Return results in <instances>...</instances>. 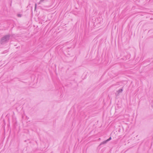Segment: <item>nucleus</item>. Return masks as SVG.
<instances>
[{
	"label": "nucleus",
	"instance_id": "4",
	"mask_svg": "<svg viewBox=\"0 0 153 153\" xmlns=\"http://www.w3.org/2000/svg\"><path fill=\"white\" fill-rule=\"evenodd\" d=\"M123 89H120L119 90L117 91V92H118V93H121L122 92V91H123Z\"/></svg>",
	"mask_w": 153,
	"mask_h": 153
},
{
	"label": "nucleus",
	"instance_id": "1",
	"mask_svg": "<svg viewBox=\"0 0 153 153\" xmlns=\"http://www.w3.org/2000/svg\"><path fill=\"white\" fill-rule=\"evenodd\" d=\"M10 36V35L9 34L6 35L1 38L0 41V43L2 44L7 42L9 40Z\"/></svg>",
	"mask_w": 153,
	"mask_h": 153
},
{
	"label": "nucleus",
	"instance_id": "3",
	"mask_svg": "<svg viewBox=\"0 0 153 153\" xmlns=\"http://www.w3.org/2000/svg\"><path fill=\"white\" fill-rule=\"evenodd\" d=\"M124 117L123 115L120 116L118 117V120H119L121 119H123Z\"/></svg>",
	"mask_w": 153,
	"mask_h": 153
},
{
	"label": "nucleus",
	"instance_id": "5",
	"mask_svg": "<svg viewBox=\"0 0 153 153\" xmlns=\"http://www.w3.org/2000/svg\"><path fill=\"white\" fill-rule=\"evenodd\" d=\"M37 7V4L36 3L35 4V10L36 8Z\"/></svg>",
	"mask_w": 153,
	"mask_h": 153
},
{
	"label": "nucleus",
	"instance_id": "7",
	"mask_svg": "<svg viewBox=\"0 0 153 153\" xmlns=\"http://www.w3.org/2000/svg\"><path fill=\"white\" fill-rule=\"evenodd\" d=\"M18 16L19 17H21V16L20 14H18Z\"/></svg>",
	"mask_w": 153,
	"mask_h": 153
},
{
	"label": "nucleus",
	"instance_id": "2",
	"mask_svg": "<svg viewBox=\"0 0 153 153\" xmlns=\"http://www.w3.org/2000/svg\"><path fill=\"white\" fill-rule=\"evenodd\" d=\"M48 0H40L39 2L38 3V4H40L44 2H45V1H47Z\"/></svg>",
	"mask_w": 153,
	"mask_h": 153
},
{
	"label": "nucleus",
	"instance_id": "6",
	"mask_svg": "<svg viewBox=\"0 0 153 153\" xmlns=\"http://www.w3.org/2000/svg\"><path fill=\"white\" fill-rule=\"evenodd\" d=\"M111 137H110L107 140V141H109V140H111Z\"/></svg>",
	"mask_w": 153,
	"mask_h": 153
}]
</instances>
